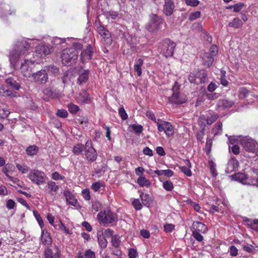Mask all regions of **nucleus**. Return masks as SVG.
<instances>
[{
    "label": "nucleus",
    "instance_id": "nucleus-59",
    "mask_svg": "<svg viewBox=\"0 0 258 258\" xmlns=\"http://www.w3.org/2000/svg\"><path fill=\"white\" fill-rule=\"evenodd\" d=\"M59 222L60 224L58 225L59 228L60 230L64 231L65 233H66L67 234H71L69 229L65 226L64 224L62 223L60 221H59Z\"/></svg>",
    "mask_w": 258,
    "mask_h": 258
},
{
    "label": "nucleus",
    "instance_id": "nucleus-51",
    "mask_svg": "<svg viewBox=\"0 0 258 258\" xmlns=\"http://www.w3.org/2000/svg\"><path fill=\"white\" fill-rule=\"evenodd\" d=\"M185 3L191 7L197 6L200 2L198 0H185Z\"/></svg>",
    "mask_w": 258,
    "mask_h": 258
},
{
    "label": "nucleus",
    "instance_id": "nucleus-38",
    "mask_svg": "<svg viewBox=\"0 0 258 258\" xmlns=\"http://www.w3.org/2000/svg\"><path fill=\"white\" fill-rule=\"evenodd\" d=\"M219 117V115L216 114H212L210 117H207L206 119L207 123L208 125L212 124L214 122H215L217 119Z\"/></svg>",
    "mask_w": 258,
    "mask_h": 258
},
{
    "label": "nucleus",
    "instance_id": "nucleus-22",
    "mask_svg": "<svg viewBox=\"0 0 258 258\" xmlns=\"http://www.w3.org/2000/svg\"><path fill=\"white\" fill-rule=\"evenodd\" d=\"M36 51L41 55H47L50 53V50L46 45L42 44H39L36 47Z\"/></svg>",
    "mask_w": 258,
    "mask_h": 258
},
{
    "label": "nucleus",
    "instance_id": "nucleus-35",
    "mask_svg": "<svg viewBox=\"0 0 258 258\" xmlns=\"http://www.w3.org/2000/svg\"><path fill=\"white\" fill-rule=\"evenodd\" d=\"M138 183L141 186H149L150 185L149 181L146 179L144 177H140L138 179Z\"/></svg>",
    "mask_w": 258,
    "mask_h": 258
},
{
    "label": "nucleus",
    "instance_id": "nucleus-29",
    "mask_svg": "<svg viewBox=\"0 0 258 258\" xmlns=\"http://www.w3.org/2000/svg\"><path fill=\"white\" fill-rule=\"evenodd\" d=\"M242 24L243 23L239 18H235L233 19L232 22L229 23L228 26L235 28H239L242 26Z\"/></svg>",
    "mask_w": 258,
    "mask_h": 258
},
{
    "label": "nucleus",
    "instance_id": "nucleus-40",
    "mask_svg": "<svg viewBox=\"0 0 258 258\" xmlns=\"http://www.w3.org/2000/svg\"><path fill=\"white\" fill-rule=\"evenodd\" d=\"M46 69L48 72L51 73L54 75L57 74L59 72L58 68L53 65L46 67Z\"/></svg>",
    "mask_w": 258,
    "mask_h": 258
},
{
    "label": "nucleus",
    "instance_id": "nucleus-44",
    "mask_svg": "<svg viewBox=\"0 0 258 258\" xmlns=\"http://www.w3.org/2000/svg\"><path fill=\"white\" fill-rule=\"evenodd\" d=\"M111 243L114 247H118L120 244V240L117 237V235H115L112 237Z\"/></svg>",
    "mask_w": 258,
    "mask_h": 258
},
{
    "label": "nucleus",
    "instance_id": "nucleus-64",
    "mask_svg": "<svg viewBox=\"0 0 258 258\" xmlns=\"http://www.w3.org/2000/svg\"><path fill=\"white\" fill-rule=\"evenodd\" d=\"M164 230L167 232H170L174 229V225L171 224H166L164 226Z\"/></svg>",
    "mask_w": 258,
    "mask_h": 258
},
{
    "label": "nucleus",
    "instance_id": "nucleus-4",
    "mask_svg": "<svg viewBox=\"0 0 258 258\" xmlns=\"http://www.w3.org/2000/svg\"><path fill=\"white\" fill-rule=\"evenodd\" d=\"M190 83L199 85L208 81V74L205 70L195 71L190 73L188 78Z\"/></svg>",
    "mask_w": 258,
    "mask_h": 258
},
{
    "label": "nucleus",
    "instance_id": "nucleus-19",
    "mask_svg": "<svg viewBox=\"0 0 258 258\" xmlns=\"http://www.w3.org/2000/svg\"><path fill=\"white\" fill-rule=\"evenodd\" d=\"M41 239L42 243L44 245H49L52 244V239L46 230H42L41 232Z\"/></svg>",
    "mask_w": 258,
    "mask_h": 258
},
{
    "label": "nucleus",
    "instance_id": "nucleus-54",
    "mask_svg": "<svg viewBox=\"0 0 258 258\" xmlns=\"http://www.w3.org/2000/svg\"><path fill=\"white\" fill-rule=\"evenodd\" d=\"M230 254L232 256H235L238 254V250L235 246H231L229 250Z\"/></svg>",
    "mask_w": 258,
    "mask_h": 258
},
{
    "label": "nucleus",
    "instance_id": "nucleus-60",
    "mask_svg": "<svg viewBox=\"0 0 258 258\" xmlns=\"http://www.w3.org/2000/svg\"><path fill=\"white\" fill-rule=\"evenodd\" d=\"M140 234L145 238H148L150 236L149 231L146 229L141 230L140 231Z\"/></svg>",
    "mask_w": 258,
    "mask_h": 258
},
{
    "label": "nucleus",
    "instance_id": "nucleus-52",
    "mask_svg": "<svg viewBox=\"0 0 258 258\" xmlns=\"http://www.w3.org/2000/svg\"><path fill=\"white\" fill-rule=\"evenodd\" d=\"M56 114L57 116H58L60 117L65 118L68 116V113L67 110H66L64 109H60V110H58V111H57Z\"/></svg>",
    "mask_w": 258,
    "mask_h": 258
},
{
    "label": "nucleus",
    "instance_id": "nucleus-7",
    "mask_svg": "<svg viewBox=\"0 0 258 258\" xmlns=\"http://www.w3.org/2000/svg\"><path fill=\"white\" fill-rule=\"evenodd\" d=\"M164 23L166 26V24L164 22L163 20L160 17L152 14L150 15V21L146 28L150 32H157L161 29V25Z\"/></svg>",
    "mask_w": 258,
    "mask_h": 258
},
{
    "label": "nucleus",
    "instance_id": "nucleus-49",
    "mask_svg": "<svg viewBox=\"0 0 258 258\" xmlns=\"http://www.w3.org/2000/svg\"><path fill=\"white\" fill-rule=\"evenodd\" d=\"M16 166L18 169L22 173H26L29 170V167L27 166H22L19 164H17Z\"/></svg>",
    "mask_w": 258,
    "mask_h": 258
},
{
    "label": "nucleus",
    "instance_id": "nucleus-18",
    "mask_svg": "<svg viewBox=\"0 0 258 258\" xmlns=\"http://www.w3.org/2000/svg\"><path fill=\"white\" fill-rule=\"evenodd\" d=\"M92 48L91 46H88L86 49L82 51L80 58L82 62H84L87 59H90L92 55Z\"/></svg>",
    "mask_w": 258,
    "mask_h": 258
},
{
    "label": "nucleus",
    "instance_id": "nucleus-36",
    "mask_svg": "<svg viewBox=\"0 0 258 258\" xmlns=\"http://www.w3.org/2000/svg\"><path fill=\"white\" fill-rule=\"evenodd\" d=\"M235 180L240 182L245 183L244 181L246 179V176L242 173H238L235 174Z\"/></svg>",
    "mask_w": 258,
    "mask_h": 258
},
{
    "label": "nucleus",
    "instance_id": "nucleus-42",
    "mask_svg": "<svg viewBox=\"0 0 258 258\" xmlns=\"http://www.w3.org/2000/svg\"><path fill=\"white\" fill-rule=\"evenodd\" d=\"M131 127L132 130L137 134H140L143 132V127L141 125L132 124Z\"/></svg>",
    "mask_w": 258,
    "mask_h": 258
},
{
    "label": "nucleus",
    "instance_id": "nucleus-9",
    "mask_svg": "<svg viewBox=\"0 0 258 258\" xmlns=\"http://www.w3.org/2000/svg\"><path fill=\"white\" fill-rule=\"evenodd\" d=\"M33 81L38 85L44 84L48 82V75L45 70H41L33 73L31 76Z\"/></svg>",
    "mask_w": 258,
    "mask_h": 258
},
{
    "label": "nucleus",
    "instance_id": "nucleus-12",
    "mask_svg": "<svg viewBox=\"0 0 258 258\" xmlns=\"http://www.w3.org/2000/svg\"><path fill=\"white\" fill-rule=\"evenodd\" d=\"M156 123L159 132H161L164 131L168 137L173 135V127L169 122L167 121H161V123L158 121L156 122Z\"/></svg>",
    "mask_w": 258,
    "mask_h": 258
},
{
    "label": "nucleus",
    "instance_id": "nucleus-28",
    "mask_svg": "<svg viewBox=\"0 0 258 258\" xmlns=\"http://www.w3.org/2000/svg\"><path fill=\"white\" fill-rule=\"evenodd\" d=\"M7 84L10 86L12 88L16 90H19L21 87V86L19 83H18L13 78H8L6 81Z\"/></svg>",
    "mask_w": 258,
    "mask_h": 258
},
{
    "label": "nucleus",
    "instance_id": "nucleus-37",
    "mask_svg": "<svg viewBox=\"0 0 258 258\" xmlns=\"http://www.w3.org/2000/svg\"><path fill=\"white\" fill-rule=\"evenodd\" d=\"M163 186L167 191H171L173 188V185L170 181L166 180L163 182Z\"/></svg>",
    "mask_w": 258,
    "mask_h": 258
},
{
    "label": "nucleus",
    "instance_id": "nucleus-2",
    "mask_svg": "<svg viewBox=\"0 0 258 258\" xmlns=\"http://www.w3.org/2000/svg\"><path fill=\"white\" fill-rule=\"evenodd\" d=\"M97 218L100 223L111 225H115L118 220L116 214L108 209L99 212Z\"/></svg>",
    "mask_w": 258,
    "mask_h": 258
},
{
    "label": "nucleus",
    "instance_id": "nucleus-5",
    "mask_svg": "<svg viewBox=\"0 0 258 258\" xmlns=\"http://www.w3.org/2000/svg\"><path fill=\"white\" fill-rule=\"evenodd\" d=\"M176 44L169 39H166L160 43L159 51L166 57L171 56L173 54Z\"/></svg>",
    "mask_w": 258,
    "mask_h": 258
},
{
    "label": "nucleus",
    "instance_id": "nucleus-25",
    "mask_svg": "<svg viewBox=\"0 0 258 258\" xmlns=\"http://www.w3.org/2000/svg\"><path fill=\"white\" fill-rule=\"evenodd\" d=\"M192 230H196L198 232H205L207 231L206 226L202 223L198 221H195L192 223Z\"/></svg>",
    "mask_w": 258,
    "mask_h": 258
},
{
    "label": "nucleus",
    "instance_id": "nucleus-47",
    "mask_svg": "<svg viewBox=\"0 0 258 258\" xmlns=\"http://www.w3.org/2000/svg\"><path fill=\"white\" fill-rule=\"evenodd\" d=\"M192 236L194 238L199 241H202L203 240V236L196 230H192Z\"/></svg>",
    "mask_w": 258,
    "mask_h": 258
},
{
    "label": "nucleus",
    "instance_id": "nucleus-26",
    "mask_svg": "<svg viewBox=\"0 0 258 258\" xmlns=\"http://www.w3.org/2000/svg\"><path fill=\"white\" fill-rule=\"evenodd\" d=\"M184 162L185 166L180 167V169L186 175L190 176L191 175V172L190 170L191 167L190 161L188 159H186L184 161Z\"/></svg>",
    "mask_w": 258,
    "mask_h": 258
},
{
    "label": "nucleus",
    "instance_id": "nucleus-56",
    "mask_svg": "<svg viewBox=\"0 0 258 258\" xmlns=\"http://www.w3.org/2000/svg\"><path fill=\"white\" fill-rule=\"evenodd\" d=\"M217 85L213 82H211L207 87V90L208 91L212 92L216 90L217 88Z\"/></svg>",
    "mask_w": 258,
    "mask_h": 258
},
{
    "label": "nucleus",
    "instance_id": "nucleus-3",
    "mask_svg": "<svg viewBox=\"0 0 258 258\" xmlns=\"http://www.w3.org/2000/svg\"><path fill=\"white\" fill-rule=\"evenodd\" d=\"M78 57V52L74 48H66L61 53L62 63L65 66H71L76 62Z\"/></svg>",
    "mask_w": 258,
    "mask_h": 258
},
{
    "label": "nucleus",
    "instance_id": "nucleus-32",
    "mask_svg": "<svg viewBox=\"0 0 258 258\" xmlns=\"http://www.w3.org/2000/svg\"><path fill=\"white\" fill-rule=\"evenodd\" d=\"M38 151V148L36 146H30L26 149V153L28 155L33 156L36 155Z\"/></svg>",
    "mask_w": 258,
    "mask_h": 258
},
{
    "label": "nucleus",
    "instance_id": "nucleus-23",
    "mask_svg": "<svg viewBox=\"0 0 258 258\" xmlns=\"http://www.w3.org/2000/svg\"><path fill=\"white\" fill-rule=\"evenodd\" d=\"M64 196L66 197V202L68 204L72 206H76L77 201L75 198V197L68 190L64 191Z\"/></svg>",
    "mask_w": 258,
    "mask_h": 258
},
{
    "label": "nucleus",
    "instance_id": "nucleus-50",
    "mask_svg": "<svg viewBox=\"0 0 258 258\" xmlns=\"http://www.w3.org/2000/svg\"><path fill=\"white\" fill-rule=\"evenodd\" d=\"M243 6L244 4L242 3H239L233 5V11L234 12H238L243 8Z\"/></svg>",
    "mask_w": 258,
    "mask_h": 258
},
{
    "label": "nucleus",
    "instance_id": "nucleus-27",
    "mask_svg": "<svg viewBox=\"0 0 258 258\" xmlns=\"http://www.w3.org/2000/svg\"><path fill=\"white\" fill-rule=\"evenodd\" d=\"M44 258H60L58 251L53 253L52 250L50 248H46L44 251Z\"/></svg>",
    "mask_w": 258,
    "mask_h": 258
},
{
    "label": "nucleus",
    "instance_id": "nucleus-45",
    "mask_svg": "<svg viewBox=\"0 0 258 258\" xmlns=\"http://www.w3.org/2000/svg\"><path fill=\"white\" fill-rule=\"evenodd\" d=\"M239 96L241 97L245 98L249 93V91L244 87H241L239 89Z\"/></svg>",
    "mask_w": 258,
    "mask_h": 258
},
{
    "label": "nucleus",
    "instance_id": "nucleus-20",
    "mask_svg": "<svg viewBox=\"0 0 258 258\" xmlns=\"http://www.w3.org/2000/svg\"><path fill=\"white\" fill-rule=\"evenodd\" d=\"M234 104V102L233 101L222 99L218 100L217 106L219 108L225 109L231 107Z\"/></svg>",
    "mask_w": 258,
    "mask_h": 258
},
{
    "label": "nucleus",
    "instance_id": "nucleus-31",
    "mask_svg": "<svg viewBox=\"0 0 258 258\" xmlns=\"http://www.w3.org/2000/svg\"><path fill=\"white\" fill-rule=\"evenodd\" d=\"M97 237H98V243H99L100 247L103 249L106 248V247L107 246V241L105 239V236L98 234Z\"/></svg>",
    "mask_w": 258,
    "mask_h": 258
},
{
    "label": "nucleus",
    "instance_id": "nucleus-1",
    "mask_svg": "<svg viewBox=\"0 0 258 258\" xmlns=\"http://www.w3.org/2000/svg\"><path fill=\"white\" fill-rule=\"evenodd\" d=\"M30 48V44L27 41L25 40L17 41L14 48L10 51L9 58L11 66L15 68L18 61L28 53Z\"/></svg>",
    "mask_w": 258,
    "mask_h": 258
},
{
    "label": "nucleus",
    "instance_id": "nucleus-46",
    "mask_svg": "<svg viewBox=\"0 0 258 258\" xmlns=\"http://www.w3.org/2000/svg\"><path fill=\"white\" fill-rule=\"evenodd\" d=\"M69 111L72 113H76L79 109V107L75 104H71L68 105Z\"/></svg>",
    "mask_w": 258,
    "mask_h": 258
},
{
    "label": "nucleus",
    "instance_id": "nucleus-48",
    "mask_svg": "<svg viewBox=\"0 0 258 258\" xmlns=\"http://www.w3.org/2000/svg\"><path fill=\"white\" fill-rule=\"evenodd\" d=\"M132 204L136 210H139L142 208V205L138 199L134 200Z\"/></svg>",
    "mask_w": 258,
    "mask_h": 258
},
{
    "label": "nucleus",
    "instance_id": "nucleus-17",
    "mask_svg": "<svg viewBox=\"0 0 258 258\" xmlns=\"http://www.w3.org/2000/svg\"><path fill=\"white\" fill-rule=\"evenodd\" d=\"M238 161L235 158H232L229 160L227 163L226 172L227 173H230L233 171H235L238 168Z\"/></svg>",
    "mask_w": 258,
    "mask_h": 258
},
{
    "label": "nucleus",
    "instance_id": "nucleus-53",
    "mask_svg": "<svg viewBox=\"0 0 258 258\" xmlns=\"http://www.w3.org/2000/svg\"><path fill=\"white\" fill-rule=\"evenodd\" d=\"M83 48V45L80 43H73V47L70 48H74V49L79 53V51L81 50Z\"/></svg>",
    "mask_w": 258,
    "mask_h": 258
},
{
    "label": "nucleus",
    "instance_id": "nucleus-30",
    "mask_svg": "<svg viewBox=\"0 0 258 258\" xmlns=\"http://www.w3.org/2000/svg\"><path fill=\"white\" fill-rule=\"evenodd\" d=\"M143 64V60L141 58H139L134 65V70L137 72L138 76L142 75L141 67Z\"/></svg>",
    "mask_w": 258,
    "mask_h": 258
},
{
    "label": "nucleus",
    "instance_id": "nucleus-6",
    "mask_svg": "<svg viewBox=\"0 0 258 258\" xmlns=\"http://www.w3.org/2000/svg\"><path fill=\"white\" fill-rule=\"evenodd\" d=\"M180 85L177 82H175L172 88V95L169 98V101L175 104H180L186 101L185 97L179 92Z\"/></svg>",
    "mask_w": 258,
    "mask_h": 258
},
{
    "label": "nucleus",
    "instance_id": "nucleus-11",
    "mask_svg": "<svg viewBox=\"0 0 258 258\" xmlns=\"http://www.w3.org/2000/svg\"><path fill=\"white\" fill-rule=\"evenodd\" d=\"M28 177L33 182L38 185L45 182V174L37 170H31Z\"/></svg>",
    "mask_w": 258,
    "mask_h": 258
},
{
    "label": "nucleus",
    "instance_id": "nucleus-57",
    "mask_svg": "<svg viewBox=\"0 0 258 258\" xmlns=\"http://www.w3.org/2000/svg\"><path fill=\"white\" fill-rule=\"evenodd\" d=\"M85 255L86 258H95V253L90 249L85 251Z\"/></svg>",
    "mask_w": 258,
    "mask_h": 258
},
{
    "label": "nucleus",
    "instance_id": "nucleus-39",
    "mask_svg": "<svg viewBox=\"0 0 258 258\" xmlns=\"http://www.w3.org/2000/svg\"><path fill=\"white\" fill-rule=\"evenodd\" d=\"M142 203L145 206H148L149 204L150 197L146 194H142L140 195Z\"/></svg>",
    "mask_w": 258,
    "mask_h": 258
},
{
    "label": "nucleus",
    "instance_id": "nucleus-15",
    "mask_svg": "<svg viewBox=\"0 0 258 258\" xmlns=\"http://www.w3.org/2000/svg\"><path fill=\"white\" fill-rule=\"evenodd\" d=\"M97 30L100 35L103 37L104 42L109 43L111 41L110 33L108 30L101 25L98 27Z\"/></svg>",
    "mask_w": 258,
    "mask_h": 258
},
{
    "label": "nucleus",
    "instance_id": "nucleus-16",
    "mask_svg": "<svg viewBox=\"0 0 258 258\" xmlns=\"http://www.w3.org/2000/svg\"><path fill=\"white\" fill-rule=\"evenodd\" d=\"M174 4L172 0H165L163 8V13L166 16H170L173 13Z\"/></svg>",
    "mask_w": 258,
    "mask_h": 258
},
{
    "label": "nucleus",
    "instance_id": "nucleus-10",
    "mask_svg": "<svg viewBox=\"0 0 258 258\" xmlns=\"http://www.w3.org/2000/svg\"><path fill=\"white\" fill-rule=\"evenodd\" d=\"M84 151L85 155L87 160L91 162H93L96 160L97 154L96 150L92 146V141L91 140H88L86 142Z\"/></svg>",
    "mask_w": 258,
    "mask_h": 258
},
{
    "label": "nucleus",
    "instance_id": "nucleus-55",
    "mask_svg": "<svg viewBox=\"0 0 258 258\" xmlns=\"http://www.w3.org/2000/svg\"><path fill=\"white\" fill-rule=\"evenodd\" d=\"M102 205L99 202H95L92 204V208L96 212L98 211L101 208Z\"/></svg>",
    "mask_w": 258,
    "mask_h": 258
},
{
    "label": "nucleus",
    "instance_id": "nucleus-33",
    "mask_svg": "<svg viewBox=\"0 0 258 258\" xmlns=\"http://www.w3.org/2000/svg\"><path fill=\"white\" fill-rule=\"evenodd\" d=\"M85 147L81 144H78L75 146L73 148V152L76 155H79L83 150H84Z\"/></svg>",
    "mask_w": 258,
    "mask_h": 258
},
{
    "label": "nucleus",
    "instance_id": "nucleus-14",
    "mask_svg": "<svg viewBox=\"0 0 258 258\" xmlns=\"http://www.w3.org/2000/svg\"><path fill=\"white\" fill-rule=\"evenodd\" d=\"M79 77L77 80V83L82 85L85 83L89 79V71L88 70H80L78 72Z\"/></svg>",
    "mask_w": 258,
    "mask_h": 258
},
{
    "label": "nucleus",
    "instance_id": "nucleus-61",
    "mask_svg": "<svg viewBox=\"0 0 258 258\" xmlns=\"http://www.w3.org/2000/svg\"><path fill=\"white\" fill-rule=\"evenodd\" d=\"M82 194H83L84 198L86 200L88 201L90 200V192L88 189H84L82 191Z\"/></svg>",
    "mask_w": 258,
    "mask_h": 258
},
{
    "label": "nucleus",
    "instance_id": "nucleus-63",
    "mask_svg": "<svg viewBox=\"0 0 258 258\" xmlns=\"http://www.w3.org/2000/svg\"><path fill=\"white\" fill-rule=\"evenodd\" d=\"M101 186H102V184L100 182H96L92 184V188L94 191H97L100 188Z\"/></svg>",
    "mask_w": 258,
    "mask_h": 258
},
{
    "label": "nucleus",
    "instance_id": "nucleus-24",
    "mask_svg": "<svg viewBox=\"0 0 258 258\" xmlns=\"http://www.w3.org/2000/svg\"><path fill=\"white\" fill-rule=\"evenodd\" d=\"M202 59L203 64L208 67L212 65L214 61L213 57L209 52H206L203 54Z\"/></svg>",
    "mask_w": 258,
    "mask_h": 258
},
{
    "label": "nucleus",
    "instance_id": "nucleus-21",
    "mask_svg": "<svg viewBox=\"0 0 258 258\" xmlns=\"http://www.w3.org/2000/svg\"><path fill=\"white\" fill-rule=\"evenodd\" d=\"M46 187V192L51 195L52 194V192H54L55 193L57 192L59 189L58 186L56 184L55 182L51 180L49 181L47 183Z\"/></svg>",
    "mask_w": 258,
    "mask_h": 258
},
{
    "label": "nucleus",
    "instance_id": "nucleus-41",
    "mask_svg": "<svg viewBox=\"0 0 258 258\" xmlns=\"http://www.w3.org/2000/svg\"><path fill=\"white\" fill-rule=\"evenodd\" d=\"M118 113L122 120H125L128 117V115L123 107L119 108Z\"/></svg>",
    "mask_w": 258,
    "mask_h": 258
},
{
    "label": "nucleus",
    "instance_id": "nucleus-58",
    "mask_svg": "<svg viewBox=\"0 0 258 258\" xmlns=\"http://www.w3.org/2000/svg\"><path fill=\"white\" fill-rule=\"evenodd\" d=\"M137 251L134 248L129 250L128 255L130 258H136L137 255Z\"/></svg>",
    "mask_w": 258,
    "mask_h": 258
},
{
    "label": "nucleus",
    "instance_id": "nucleus-8",
    "mask_svg": "<svg viewBox=\"0 0 258 258\" xmlns=\"http://www.w3.org/2000/svg\"><path fill=\"white\" fill-rule=\"evenodd\" d=\"M34 63L28 59H24L21 63L20 68V72L25 77L32 76V69L34 67Z\"/></svg>",
    "mask_w": 258,
    "mask_h": 258
},
{
    "label": "nucleus",
    "instance_id": "nucleus-62",
    "mask_svg": "<svg viewBox=\"0 0 258 258\" xmlns=\"http://www.w3.org/2000/svg\"><path fill=\"white\" fill-rule=\"evenodd\" d=\"M15 206V203L13 200H9L7 202V207L9 209H13Z\"/></svg>",
    "mask_w": 258,
    "mask_h": 258
},
{
    "label": "nucleus",
    "instance_id": "nucleus-13",
    "mask_svg": "<svg viewBox=\"0 0 258 258\" xmlns=\"http://www.w3.org/2000/svg\"><path fill=\"white\" fill-rule=\"evenodd\" d=\"M241 145L243 148L248 152H254L257 146V143L253 140L249 138H244L241 140Z\"/></svg>",
    "mask_w": 258,
    "mask_h": 258
},
{
    "label": "nucleus",
    "instance_id": "nucleus-34",
    "mask_svg": "<svg viewBox=\"0 0 258 258\" xmlns=\"http://www.w3.org/2000/svg\"><path fill=\"white\" fill-rule=\"evenodd\" d=\"M222 123L221 122H218L215 125L213 128V132L214 135H217L221 133L222 130Z\"/></svg>",
    "mask_w": 258,
    "mask_h": 258
},
{
    "label": "nucleus",
    "instance_id": "nucleus-43",
    "mask_svg": "<svg viewBox=\"0 0 258 258\" xmlns=\"http://www.w3.org/2000/svg\"><path fill=\"white\" fill-rule=\"evenodd\" d=\"M201 17V12L200 11H196L190 14L188 19L190 21H194Z\"/></svg>",
    "mask_w": 258,
    "mask_h": 258
}]
</instances>
